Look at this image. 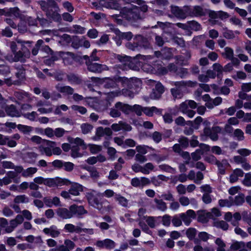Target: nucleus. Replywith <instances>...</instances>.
Segmentation results:
<instances>
[{
	"instance_id": "1",
	"label": "nucleus",
	"mask_w": 251,
	"mask_h": 251,
	"mask_svg": "<svg viewBox=\"0 0 251 251\" xmlns=\"http://www.w3.org/2000/svg\"><path fill=\"white\" fill-rule=\"evenodd\" d=\"M61 0H40L39 4L41 9L46 13L47 17L54 22L60 23L62 21L61 15L58 13L59 6L56 1L60 2Z\"/></svg>"
},
{
	"instance_id": "2",
	"label": "nucleus",
	"mask_w": 251,
	"mask_h": 251,
	"mask_svg": "<svg viewBox=\"0 0 251 251\" xmlns=\"http://www.w3.org/2000/svg\"><path fill=\"white\" fill-rule=\"evenodd\" d=\"M111 18L118 25L122 24L123 18L130 21H137L141 19L139 7L137 6H134L131 8L124 7L119 14L112 13Z\"/></svg>"
},
{
	"instance_id": "3",
	"label": "nucleus",
	"mask_w": 251,
	"mask_h": 251,
	"mask_svg": "<svg viewBox=\"0 0 251 251\" xmlns=\"http://www.w3.org/2000/svg\"><path fill=\"white\" fill-rule=\"evenodd\" d=\"M130 83V80L125 77H120L118 75H116L112 78H111V89H115V90H111V98L121 95V92L119 87L120 84L123 85V86H125L126 85L128 86Z\"/></svg>"
},
{
	"instance_id": "4",
	"label": "nucleus",
	"mask_w": 251,
	"mask_h": 251,
	"mask_svg": "<svg viewBox=\"0 0 251 251\" xmlns=\"http://www.w3.org/2000/svg\"><path fill=\"white\" fill-rule=\"evenodd\" d=\"M106 135V140L103 142V146L107 149V153L110 156V127H107L104 128L102 126H99L97 128L95 135L92 139L94 141H98L104 136Z\"/></svg>"
},
{
	"instance_id": "5",
	"label": "nucleus",
	"mask_w": 251,
	"mask_h": 251,
	"mask_svg": "<svg viewBox=\"0 0 251 251\" xmlns=\"http://www.w3.org/2000/svg\"><path fill=\"white\" fill-rule=\"evenodd\" d=\"M203 124L205 126L203 129L204 135L209 137L212 141H217L219 139L218 134L222 132V128L219 126H215L210 128V123L207 121H204Z\"/></svg>"
},
{
	"instance_id": "6",
	"label": "nucleus",
	"mask_w": 251,
	"mask_h": 251,
	"mask_svg": "<svg viewBox=\"0 0 251 251\" xmlns=\"http://www.w3.org/2000/svg\"><path fill=\"white\" fill-rule=\"evenodd\" d=\"M71 183L67 178H62L59 177L55 178H45L44 184L50 187H55L63 185H69Z\"/></svg>"
},
{
	"instance_id": "7",
	"label": "nucleus",
	"mask_w": 251,
	"mask_h": 251,
	"mask_svg": "<svg viewBox=\"0 0 251 251\" xmlns=\"http://www.w3.org/2000/svg\"><path fill=\"white\" fill-rule=\"evenodd\" d=\"M13 54L14 55V57H13L12 55L10 56L11 58L12 61H20L21 62L25 63V58L29 57L30 51L25 46L22 45L21 50L17 51Z\"/></svg>"
},
{
	"instance_id": "8",
	"label": "nucleus",
	"mask_w": 251,
	"mask_h": 251,
	"mask_svg": "<svg viewBox=\"0 0 251 251\" xmlns=\"http://www.w3.org/2000/svg\"><path fill=\"white\" fill-rule=\"evenodd\" d=\"M171 12L177 19H185L188 17V6L180 8L177 6H171Z\"/></svg>"
},
{
	"instance_id": "9",
	"label": "nucleus",
	"mask_w": 251,
	"mask_h": 251,
	"mask_svg": "<svg viewBox=\"0 0 251 251\" xmlns=\"http://www.w3.org/2000/svg\"><path fill=\"white\" fill-rule=\"evenodd\" d=\"M188 17H201L206 15L207 10L202 6L196 5L193 7L188 6Z\"/></svg>"
},
{
	"instance_id": "10",
	"label": "nucleus",
	"mask_w": 251,
	"mask_h": 251,
	"mask_svg": "<svg viewBox=\"0 0 251 251\" xmlns=\"http://www.w3.org/2000/svg\"><path fill=\"white\" fill-rule=\"evenodd\" d=\"M130 183L133 187L142 189L150 184V179L146 177H134L131 179Z\"/></svg>"
},
{
	"instance_id": "11",
	"label": "nucleus",
	"mask_w": 251,
	"mask_h": 251,
	"mask_svg": "<svg viewBox=\"0 0 251 251\" xmlns=\"http://www.w3.org/2000/svg\"><path fill=\"white\" fill-rule=\"evenodd\" d=\"M179 216L184 224L188 226L192 222V219L196 218L197 214L193 210L189 209L185 213L179 214Z\"/></svg>"
},
{
	"instance_id": "12",
	"label": "nucleus",
	"mask_w": 251,
	"mask_h": 251,
	"mask_svg": "<svg viewBox=\"0 0 251 251\" xmlns=\"http://www.w3.org/2000/svg\"><path fill=\"white\" fill-rule=\"evenodd\" d=\"M63 37L65 40L69 43H71V46L73 48L78 49L80 47H81L82 39H80L78 36H71L70 35L64 34Z\"/></svg>"
},
{
	"instance_id": "13",
	"label": "nucleus",
	"mask_w": 251,
	"mask_h": 251,
	"mask_svg": "<svg viewBox=\"0 0 251 251\" xmlns=\"http://www.w3.org/2000/svg\"><path fill=\"white\" fill-rule=\"evenodd\" d=\"M101 199L100 196H95L92 194H90L87 197L89 203L93 207L97 208H100L102 207L103 202Z\"/></svg>"
},
{
	"instance_id": "14",
	"label": "nucleus",
	"mask_w": 251,
	"mask_h": 251,
	"mask_svg": "<svg viewBox=\"0 0 251 251\" xmlns=\"http://www.w3.org/2000/svg\"><path fill=\"white\" fill-rule=\"evenodd\" d=\"M69 209L71 210V214H72V217L75 216L80 217L87 213V211L85 209L82 205L78 206L74 204L69 207Z\"/></svg>"
},
{
	"instance_id": "15",
	"label": "nucleus",
	"mask_w": 251,
	"mask_h": 251,
	"mask_svg": "<svg viewBox=\"0 0 251 251\" xmlns=\"http://www.w3.org/2000/svg\"><path fill=\"white\" fill-rule=\"evenodd\" d=\"M86 64L87 66V69L90 72L95 73H100L103 70L102 65L100 64L93 63L91 61H87Z\"/></svg>"
},
{
	"instance_id": "16",
	"label": "nucleus",
	"mask_w": 251,
	"mask_h": 251,
	"mask_svg": "<svg viewBox=\"0 0 251 251\" xmlns=\"http://www.w3.org/2000/svg\"><path fill=\"white\" fill-rule=\"evenodd\" d=\"M198 215L197 220L202 223H206L210 219V212H206L204 210H199L197 212Z\"/></svg>"
},
{
	"instance_id": "17",
	"label": "nucleus",
	"mask_w": 251,
	"mask_h": 251,
	"mask_svg": "<svg viewBox=\"0 0 251 251\" xmlns=\"http://www.w3.org/2000/svg\"><path fill=\"white\" fill-rule=\"evenodd\" d=\"M111 128L115 131H118L122 129H124L127 131L131 130V126L122 121H120L118 124H114L111 126Z\"/></svg>"
},
{
	"instance_id": "18",
	"label": "nucleus",
	"mask_w": 251,
	"mask_h": 251,
	"mask_svg": "<svg viewBox=\"0 0 251 251\" xmlns=\"http://www.w3.org/2000/svg\"><path fill=\"white\" fill-rule=\"evenodd\" d=\"M155 90L157 92L153 89V92L151 94V97L154 99H159L161 94L164 92V87L161 83L157 82L155 84Z\"/></svg>"
},
{
	"instance_id": "19",
	"label": "nucleus",
	"mask_w": 251,
	"mask_h": 251,
	"mask_svg": "<svg viewBox=\"0 0 251 251\" xmlns=\"http://www.w3.org/2000/svg\"><path fill=\"white\" fill-rule=\"evenodd\" d=\"M135 41L137 42L139 47H142L145 49L150 47L151 45L148 39L142 35H138L136 36Z\"/></svg>"
},
{
	"instance_id": "20",
	"label": "nucleus",
	"mask_w": 251,
	"mask_h": 251,
	"mask_svg": "<svg viewBox=\"0 0 251 251\" xmlns=\"http://www.w3.org/2000/svg\"><path fill=\"white\" fill-rule=\"evenodd\" d=\"M5 112L8 116L11 117H19L20 113L17 110L16 106L14 104H11L6 107Z\"/></svg>"
},
{
	"instance_id": "21",
	"label": "nucleus",
	"mask_w": 251,
	"mask_h": 251,
	"mask_svg": "<svg viewBox=\"0 0 251 251\" xmlns=\"http://www.w3.org/2000/svg\"><path fill=\"white\" fill-rule=\"evenodd\" d=\"M67 78L68 81L72 84L79 85L81 84L82 82L81 77L78 75L74 73H71L67 75Z\"/></svg>"
},
{
	"instance_id": "22",
	"label": "nucleus",
	"mask_w": 251,
	"mask_h": 251,
	"mask_svg": "<svg viewBox=\"0 0 251 251\" xmlns=\"http://www.w3.org/2000/svg\"><path fill=\"white\" fill-rule=\"evenodd\" d=\"M69 190L72 195L78 196L80 192L83 191V186L78 183H74L71 185Z\"/></svg>"
},
{
	"instance_id": "23",
	"label": "nucleus",
	"mask_w": 251,
	"mask_h": 251,
	"mask_svg": "<svg viewBox=\"0 0 251 251\" xmlns=\"http://www.w3.org/2000/svg\"><path fill=\"white\" fill-rule=\"evenodd\" d=\"M115 34L119 37L120 39H124L127 40H130L133 37V34L131 32H121L119 30H115ZM121 41L120 39L117 42V45H120Z\"/></svg>"
},
{
	"instance_id": "24",
	"label": "nucleus",
	"mask_w": 251,
	"mask_h": 251,
	"mask_svg": "<svg viewBox=\"0 0 251 251\" xmlns=\"http://www.w3.org/2000/svg\"><path fill=\"white\" fill-rule=\"evenodd\" d=\"M216 165L217 166L219 172L221 175L225 174L226 169L230 166L227 160L226 159H223L221 161L218 160Z\"/></svg>"
},
{
	"instance_id": "25",
	"label": "nucleus",
	"mask_w": 251,
	"mask_h": 251,
	"mask_svg": "<svg viewBox=\"0 0 251 251\" xmlns=\"http://www.w3.org/2000/svg\"><path fill=\"white\" fill-rule=\"evenodd\" d=\"M131 107L132 106L128 104L123 103L121 102H118L115 105L116 108L119 109L126 114H128L129 112H131Z\"/></svg>"
},
{
	"instance_id": "26",
	"label": "nucleus",
	"mask_w": 251,
	"mask_h": 251,
	"mask_svg": "<svg viewBox=\"0 0 251 251\" xmlns=\"http://www.w3.org/2000/svg\"><path fill=\"white\" fill-rule=\"evenodd\" d=\"M38 154L34 152H27L24 156L25 161L29 164H34L35 162Z\"/></svg>"
},
{
	"instance_id": "27",
	"label": "nucleus",
	"mask_w": 251,
	"mask_h": 251,
	"mask_svg": "<svg viewBox=\"0 0 251 251\" xmlns=\"http://www.w3.org/2000/svg\"><path fill=\"white\" fill-rule=\"evenodd\" d=\"M56 226L52 225L50 227V228H45L43 229V232L46 234L50 235L53 238H56L60 234V232L56 230Z\"/></svg>"
},
{
	"instance_id": "28",
	"label": "nucleus",
	"mask_w": 251,
	"mask_h": 251,
	"mask_svg": "<svg viewBox=\"0 0 251 251\" xmlns=\"http://www.w3.org/2000/svg\"><path fill=\"white\" fill-rule=\"evenodd\" d=\"M57 215L63 219H70L72 217L71 210L67 209L66 208H59L57 211Z\"/></svg>"
},
{
	"instance_id": "29",
	"label": "nucleus",
	"mask_w": 251,
	"mask_h": 251,
	"mask_svg": "<svg viewBox=\"0 0 251 251\" xmlns=\"http://www.w3.org/2000/svg\"><path fill=\"white\" fill-rule=\"evenodd\" d=\"M113 197L115 201L123 205V206H126L127 205V200L124 197L117 194H114L113 191L111 190V197Z\"/></svg>"
},
{
	"instance_id": "30",
	"label": "nucleus",
	"mask_w": 251,
	"mask_h": 251,
	"mask_svg": "<svg viewBox=\"0 0 251 251\" xmlns=\"http://www.w3.org/2000/svg\"><path fill=\"white\" fill-rule=\"evenodd\" d=\"M56 88L59 92L69 95L73 94L74 92V89L70 86H59L57 85Z\"/></svg>"
},
{
	"instance_id": "31",
	"label": "nucleus",
	"mask_w": 251,
	"mask_h": 251,
	"mask_svg": "<svg viewBox=\"0 0 251 251\" xmlns=\"http://www.w3.org/2000/svg\"><path fill=\"white\" fill-rule=\"evenodd\" d=\"M68 140L70 143L75 144V146L81 147L83 149H86L87 148L84 140L79 137L75 138H70Z\"/></svg>"
},
{
	"instance_id": "32",
	"label": "nucleus",
	"mask_w": 251,
	"mask_h": 251,
	"mask_svg": "<svg viewBox=\"0 0 251 251\" xmlns=\"http://www.w3.org/2000/svg\"><path fill=\"white\" fill-rule=\"evenodd\" d=\"M197 139H198L197 136H196L195 135L192 136L191 139L190 141V144L191 147H196L199 146L201 148L202 146H203L204 147V149H206L207 150H208L209 149L210 147L208 145H205L204 144H201L200 145H199V142L198 140H197Z\"/></svg>"
},
{
	"instance_id": "33",
	"label": "nucleus",
	"mask_w": 251,
	"mask_h": 251,
	"mask_svg": "<svg viewBox=\"0 0 251 251\" xmlns=\"http://www.w3.org/2000/svg\"><path fill=\"white\" fill-rule=\"evenodd\" d=\"M233 205L237 206L242 205L245 202V195L243 193H240L238 195L235 197L234 198L232 197Z\"/></svg>"
},
{
	"instance_id": "34",
	"label": "nucleus",
	"mask_w": 251,
	"mask_h": 251,
	"mask_svg": "<svg viewBox=\"0 0 251 251\" xmlns=\"http://www.w3.org/2000/svg\"><path fill=\"white\" fill-rule=\"evenodd\" d=\"M186 234L187 237L190 240H194L195 243H198V240L195 239V236L197 234V230L195 228L190 227L186 231Z\"/></svg>"
},
{
	"instance_id": "35",
	"label": "nucleus",
	"mask_w": 251,
	"mask_h": 251,
	"mask_svg": "<svg viewBox=\"0 0 251 251\" xmlns=\"http://www.w3.org/2000/svg\"><path fill=\"white\" fill-rule=\"evenodd\" d=\"M232 136L239 141H243L245 139L244 133L239 128H237L234 130Z\"/></svg>"
},
{
	"instance_id": "36",
	"label": "nucleus",
	"mask_w": 251,
	"mask_h": 251,
	"mask_svg": "<svg viewBox=\"0 0 251 251\" xmlns=\"http://www.w3.org/2000/svg\"><path fill=\"white\" fill-rule=\"evenodd\" d=\"M91 82L96 86H100L104 83L105 79L110 80V77L100 78L98 77L92 76L90 78Z\"/></svg>"
},
{
	"instance_id": "37",
	"label": "nucleus",
	"mask_w": 251,
	"mask_h": 251,
	"mask_svg": "<svg viewBox=\"0 0 251 251\" xmlns=\"http://www.w3.org/2000/svg\"><path fill=\"white\" fill-rule=\"evenodd\" d=\"M221 54L224 58L228 60L234 55V51L230 47H226L224 49V51Z\"/></svg>"
},
{
	"instance_id": "38",
	"label": "nucleus",
	"mask_w": 251,
	"mask_h": 251,
	"mask_svg": "<svg viewBox=\"0 0 251 251\" xmlns=\"http://www.w3.org/2000/svg\"><path fill=\"white\" fill-rule=\"evenodd\" d=\"M246 247V243L244 242L241 241H236L234 243H233L230 247V250L235 251H239L241 248H244Z\"/></svg>"
},
{
	"instance_id": "39",
	"label": "nucleus",
	"mask_w": 251,
	"mask_h": 251,
	"mask_svg": "<svg viewBox=\"0 0 251 251\" xmlns=\"http://www.w3.org/2000/svg\"><path fill=\"white\" fill-rule=\"evenodd\" d=\"M29 201V198L25 195L17 196L14 199L15 203H28Z\"/></svg>"
},
{
	"instance_id": "40",
	"label": "nucleus",
	"mask_w": 251,
	"mask_h": 251,
	"mask_svg": "<svg viewBox=\"0 0 251 251\" xmlns=\"http://www.w3.org/2000/svg\"><path fill=\"white\" fill-rule=\"evenodd\" d=\"M66 54L70 56L71 59L73 60V62L74 61L80 64L83 63V58L82 56L71 52H67Z\"/></svg>"
},
{
	"instance_id": "41",
	"label": "nucleus",
	"mask_w": 251,
	"mask_h": 251,
	"mask_svg": "<svg viewBox=\"0 0 251 251\" xmlns=\"http://www.w3.org/2000/svg\"><path fill=\"white\" fill-rule=\"evenodd\" d=\"M171 92L174 100L176 99H181L183 96V93L178 88H172L171 89Z\"/></svg>"
},
{
	"instance_id": "42",
	"label": "nucleus",
	"mask_w": 251,
	"mask_h": 251,
	"mask_svg": "<svg viewBox=\"0 0 251 251\" xmlns=\"http://www.w3.org/2000/svg\"><path fill=\"white\" fill-rule=\"evenodd\" d=\"M154 201L156 204V207L158 209L162 211H164L167 209V204L162 200L155 199Z\"/></svg>"
},
{
	"instance_id": "43",
	"label": "nucleus",
	"mask_w": 251,
	"mask_h": 251,
	"mask_svg": "<svg viewBox=\"0 0 251 251\" xmlns=\"http://www.w3.org/2000/svg\"><path fill=\"white\" fill-rule=\"evenodd\" d=\"M158 109L154 106L151 107H143V112L148 116H152L154 112H157Z\"/></svg>"
},
{
	"instance_id": "44",
	"label": "nucleus",
	"mask_w": 251,
	"mask_h": 251,
	"mask_svg": "<svg viewBox=\"0 0 251 251\" xmlns=\"http://www.w3.org/2000/svg\"><path fill=\"white\" fill-rule=\"evenodd\" d=\"M37 171V169L35 167H29L22 173V176L25 177L32 176Z\"/></svg>"
},
{
	"instance_id": "45",
	"label": "nucleus",
	"mask_w": 251,
	"mask_h": 251,
	"mask_svg": "<svg viewBox=\"0 0 251 251\" xmlns=\"http://www.w3.org/2000/svg\"><path fill=\"white\" fill-rule=\"evenodd\" d=\"M213 71L217 72V76L218 77L222 76L223 72L224 71V67L219 63H215L213 65Z\"/></svg>"
},
{
	"instance_id": "46",
	"label": "nucleus",
	"mask_w": 251,
	"mask_h": 251,
	"mask_svg": "<svg viewBox=\"0 0 251 251\" xmlns=\"http://www.w3.org/2000/svg\"><path fill=\"white\" fill-rule=\"evenodd\" d=\"M96 246L99 248L105 247L110 249V239H105L104 240H98L97 241Z\"/></svg>"
},
{
	"instance_id": "47",
	"label": "nucleus",
	"mask_w": 251,
	"mask_h": 251,
	"mask_svg": "<svg viewBox=\"0 0 251 251\" xmlns=\"http://www.w3.org/2000/svg\"><path fill=\"white\" fill-rule=\"evenodd\" d=\"M232 197H229V199L220 200L219 201V204L221 207L227 206L230 207L233 205Z\"/></svg>"
},
{
	"instance_id": "48",
	"label": "nucleus",
	"mask_w": 251,
	"mask_h": 251,
	"mask_svg": "<svg viewBox=\"0 0 251 251\" xmlns=\"http://www.w3.org/2000/svg\"><path fill=\"white\" fill-rule=\"evenodd\" d=\"M189 28L195 31H199L201 29V25L195 21L188 22Z\"/></svg>"
},
{
	"instance_id": "49",
	"label": "nucleus",
	"mask_w": 251,
	"mask_h": 251,
	"mask_svg": "<svg viewBox=\"0 0 251 251\" xmlns=\"http://www.w3.org/2000/svg\"><path fill=\"white\" fill-rule=\"evenodd\" d=\"M93 128V126L88 123H83L81 125L82 132L84 134H86L90 132Z\"/></svg>"
},
{
	"instance_id": "50",
	"label": "nucleus",
	"mask_w": 251,
	"mask_h": 251,
	"mask_svg": "<svg viewBox=\"0 0 251 251\" xmlns=\"http://www.w3.org/2000/svg\"><path fill=\"white\" fill-rule=\"evenodd\" d=\"M215 243L218 246L217 251H226V244L224 243L223 240H222L221 238H217Z\"/></svg>"
},
{
	"instance_id": "51",
	"label": "nucleus",
	"mask_w": 251,
	"mask_h": 251,
	"mask_svg": "<svg viewBox=\"0 0 251 251\" xmlns=\"http://www.w3.org/2000/svg\"><path fill=\"white\" fill-rule=\"evenodd\" d=\"M64 161L62 160L56 159L51 162L49 163V164H51L55 169H61L63 167Z\"/></svg>"
},
{
	"instance_id": "52",
	"label": "nucleus",
	"mask_w": 251,
	"mask_h": 251,
	"mask_svg": "<svg viewBox=\"0 0 251 251\" xmlns=\"http://www.w3.org/2000/svg\"><path fill=\"white\" fill-rule=\"evenodd\" d=\"M151 137L153 141L158 144L161 141L163 135L158 131H154L152 133Z\"/></svg>"
},
{
	"instance_id": "53",
	"label": "nucleus",
	"mask_w": 251,
	"mask_h": 251,
	"mask_svg": "<svg viewBox=\"0 0 251 251\" xmlns=\"http://www.w3.org/2000/svg\"><path fill=\"white\" fill-rule=\"evenodd\" d=\"M179 144L183 148H187L189 146V140L185 136H180L178 139Z\"/></svg>"
},
{
	"instance_id": "54",
	"label": "nucleus",
	"mask_w": 251,
	"mask_h": 251,
	"mask_svg": "<svg viewBox=\"0 0 251 251\" xmlns=\"http://www.w3.org/2000/svg\"><path fill=\"white\" fill-rule=\"evenodd\" d=\"M18 129L24 134L29 133L31 131L32 127L30 126L19 124L17 125Z\"/></svg>"
},
{
	"instance_id": "55",
	"label": "nucleus",
	"mask_w": 251,
	"mask_h": 251,
	"mask_svg": "<svg viewBox=\"0 0 251 251\" xmlns=\"http://www.w3.org/2000/svg\"><path fill=\"white\" fill-rule=\"evenodd\" d=\"M89 150L91 153L96 154L101 150V147L95 144H89Z\"/></svg>"
},
{
	"instance_id": "56",
	"label": "nucleus",
	"mask_w": 251,
	"mask_h": 251,
	"mask_svg": "<svg viewBox=\"0 0 251 251\" xmlns=\"http://www.w3.org/2000/svg\"><path fill=\"white\" fill-rule=\"evenodd\" d=\"M214 226L218 228H221L223 230H227L228 227V225L224 221H217L214 223Z\"/></svg>"
},
{
	"instance_id": "57",
	"label": "nucleus",
	"mask_w": 251,
	"mask_h": 251,
	"mask_svg": "<svg viewBox=\"0 0 251 251\" xmlns=\"http://www.w3.org/2000/svg\"><path fill=\"white\" fill-rule=\"evenodd\" d=\"M80 148L77 146H73L71 149V156L74 158H77L81 156V154L79 153Z\"/></svg>"
},
{
	"instance_id": "58",
	"label": "nucleus",
	"mask_w": 251,
	"mask_h": 251,
	"mask_svg": "<svg viewBox=\"0 0 251 251\" xmlns=\"http://www.w3.org/2000/svg\"><path fill=\"white\" fill-rule=\"evenodd\" d=\"M143 107L140 105L135 104L131 107V112H135L137 115L141 116L142 114Z\"/></svg>"
},
{
	"instance_id": "59",
	"label": "nucleus",
	"mask_w": 251,
	"mask_h": 251,
	"mask_svg": "<svg viewBox=\"0 0 251 251\" xmlns=\"http://www.w3.org/2000/svg\"><path fill=\"white\" fill-rule=\"evenodd\" d=\"M203 153L200 149L197 150L195 152L191 153V157L194 161H197L201 158V155Z\"/></svg>"
},
{
	"instance_id": "60",
	"label": "nucleus",
	"mask_w": 251,
	"mask_h": 251,
	"mask_svg": "<svg viewBox=\"0 0 251 251\" xmlns=\"http://www.w3.org/2000/svg\"><path fill=\"white\" fill-rule=\"evenodd\" d=\"M135 3L141 6L140 7H139L140 11H141L143 12H146L147 11L148 6L145 4V1L143 0H136Z\"/></svg>"
},
{
	"instance_id": "61",
	"label": "nucleus",
	"mask_w": 251,
	"mask_h": 251,
	"mask_svg": "<svg viewBox=\"0 0 251 251\" xmlns=\"http://www.w3.org/2000/svg\"><path fill=\"white\" fill-rule=\"evenodd\" d=\"M243 220L246 222L248 225L251 221V213L247 211H243L241 214V217Z\"/></svg>"
},
{
	"instance_id": "62",
	"label": "nucleus",
	"mask_w": 251,
	"mask_h": 251,
	"mask_svg": "<svg viewBox=\"0 0 251 251\" xmlns=\"http://www.w3.org/2000/svg\"><path fill=\"white\" fill-rule=\"evenodd\" d=\"M10 73V68L8 66L4 64H0V75H6Z\"/></svg>"
},
{
	"instance_id": "63",
	"label": "nucleus",
	"mask_w": 251,
	"mask_h": 251,
	"mask_svg": "<svg viewBox=\"0 0 251 251\" xmlns=\"http://www.w3.org/2000/svg\"><path fill=\"white\" fill-rule=\"evenodd\" d=\"M204 159L207 162L215 165H216L218 161L216 157L213 155H207L204 157Z\"/></svg>"
},
{
	"instance_id": "64",
	"label": "nucleus",
	"mask_w": 251,
	"mask_h": 251,
	"mask_svg": "<svg viewBox=\"0 0 251 251\" xmlns=\"http://www.w3.org/2000/svg\"><path fill=\"white\" fill-rule=\"evenodd\" d=\"M182 219L180 218V216H175L173 217L172 222L173 225L175 226H179L182 225Z\"/></svg>"
}]
</instances>
